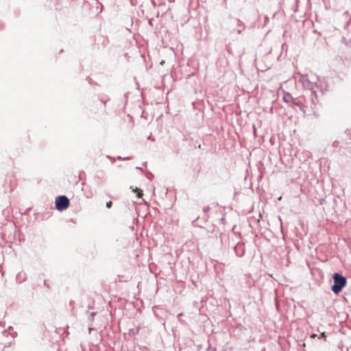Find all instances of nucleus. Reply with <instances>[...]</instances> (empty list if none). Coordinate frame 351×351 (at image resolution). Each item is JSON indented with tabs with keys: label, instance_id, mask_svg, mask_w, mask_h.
I'll return each mask as SVG.
<instances>
[{
	"label": "nucleus",
	"instance_id": "obj_4",
	"mask_svg": "<svg viewBox=\"0 0 351 351\" xmlns=\"http://www.w3.org/2000/svg\"><path fill=\"white\" fill-rule=\"evenodd\" d=\"M133 191L136 193L138 198H141L143 195V191L140 189L136 188Z\"/></svg>",
	"mask_w": 351,
	"mask_h": 351
},
{
	"label": "nucleus",
	"instance_id": "obj_7",
	"mask_svg": "<svg viewBox=\"0 0 351 351\" xmlns=\"http://www.w3.org/2000/svg\"><path fill=\"white\" fill-rule=\"evenodd\" d=\"M315 336H316V335H313L311 336V337L314 338V337H315Z\"/></svg>",
	"mask_w": 351,
	"mask_h": 351
},
{
	"label": "nucleus",
	"instance_id": "obj_1",
	"mask_svg": "<svg viewBox=\"0 0 351 351\" xmlns=\"http://www.w3.org/2000/svg\"><path fill=\"white\" fill-rule=\"evenodd\" d=\"M333 279L335 284L332 287V290L334 293H338L341 291L342 288L346 286V279L338 273L334 274Z\"/></svg>",
	"mask_w": 351,
	"mask_h": 351
},
{
	"label": "nucleus",
	"instance_id": "obj_5",
	"mask_svg": "<svg viewBox=\"0 0 351 351\" xmlns=\"http://www.w3.org/2000/svg\"><path fill=\"white\" fill-rule=\"evenodd\" d=\"M112 205V202L111 201H109V202H106V207L107 208H111Z\"/></svg>",
	"mask_w": 351,
	"mask_h": 351
},
{
	"label": "nucleus",
	"instance_id": "obj_2",
	"mask_svg": "<svg viewBox=\"0 0 351 351\" xmlns=\"http://www.w3.org/2000/svg\"><path fill=\"white\" fill-rule=\"evenodd\" d=\"M69 206V199L64 195L58 196L56 199V208L58 210L62 211L66 209Z\"/></svg>",
	"mask_w": 351,
	"mask_h": 351
},
{
	"label": "nucleus",
	"instance_id": "obj_6",
	"mask_svg": "<svg viewBox=\"0 0 351 351\" xmlns=\"http://www.w3.org/2000/svg\"><path fill=\"white\" fill-rule=\"evenodd\" d=\"M321 337L326 338L325 332H322V333L321 334V335H320V337H319V339H320Z\"/></svg>",
	"mask_w": 351,
	"mask_h": 351
},
{
	"label": "nucleus",
	"instance_id": "obj_3",
	"mask_svg": "<svg viewBox=\"0 0 351 351\" xmlns=\"http://www.w3.org/2000/svg\"><path fill=\"white\" fill-rule=\"evenodd\" d=\"M282 99L285 102L290 103L293 101V97L289 93H285L282 97Z\"/></svg>",
	"mask_w": 351,
	"mask_h": 351
}]
</instances>
